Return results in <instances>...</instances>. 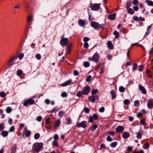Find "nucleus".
I'll return each instance as SVG.
<instances>
[{"label":"nucleus","mask_w":153,"mask_h":153,"mask_svg":"<svg viewBox=\"0 0 153 153\" xmlns=\"http://www.w3.org/2000/svg\"><path fill=\"white\" fill-rule=\"evenodd\" d=\"M43 147V143H39L36 145L33 146L32 150L33 152L35 151L36 152H39L41 148Z\"/></svg>","instance_id":"obj_1"},{"label":"nucleus","mask_w":153,"mask_h":153,"mask_svg":"<svg viewBox=\"0 0 153 153\" xmlns=\"http://www.w3.org/2000/svg\"><path fill=\"white\" fill-rule=\"evenodd\" d=\"M68 38H65L63 36L61 37V39L60 40L59 43L60 45L63 48L68 44Z\"/></svg>","instance_id":"obj_2"},{"label":"nucleus","mask_w":153,"mask_h":153,"mask_svg":"<svg viewBox=\"0 0 153 153\" xmlns=\"http://www.w3.org/2000/svg\"><path fill=\"white\" fill-rule=\"evenodd\" d=\"M87 122L86 121H82L80 123L77 122L76 126L78 128H85L87 126Z\"/></svg>","instance_id":"obj_3"},{"label":"nucleus","mask_w":153,"mask_h":153,"mask_svg":"<svg viewBox=\"0 0 153 153\" xmlns=\"http://www.w3.org/2000/svg\"><path fill=\"white\" fill-rule=\"evenodd\" d=\"M99 119L98 117L97 114H94L92 116H90L89 119H88V122L89 123H92L94 120H97Z\"/></svg>","instance_id":"obj_4"},{"label":"nucleus","mask_w":153,"mask_h":153,"mask_svg":"<svg viewBox=\"0 0 153 153\" xmlns=\"http://www.w3.org/2000/svg\"><path fill=\"white\" fill-rule=\"evenodd\" d=\"M90 88L89 86H85L82 91V93L85 95H88L90 92Z\"/></svg>","instance_id":"obj_5"},{"label":"nucleus","mask_w":153,"mask_h":153,"mask_svg":"<svg viewBox=\"0 0 153 153\" xmlns=\"http://www.w3.org/2000/svg\"><path fill=\"white\" fill-rule=\"evenodd\" d=\"M98 98L99 97L97 95H92L88 97V100L91 102L94 103L95 102L96 100L98 99Z\"/></svg>","instance_id":"obj_6"},{"label":"nucleus","mask_w":153,"mask_h":153,"mask_svg":"<svg viewBox=\"0 0 153 153\" xmlns=\"http://www.w3.org/2000/svg\"><path fill=\"white\" fill-rule=\"evenodd\" d=\"M91 8L92 10L96 11L98 10L100 7V4H94L91 6Z\"/></svg>","instance_id":"obj_7"},{"label":"nucleus","mask_w":153,"mask_h":153,"mask_svg":"<svg viewBox=\"0 0 153 153\" xmlns=\"http://www.w3.org/2000/svg\"><path fill=\"white\" fill-rule=\"evenodd\" d=\"M94 59V61L97 63H98L100 58V55L97 52H96L93 56Z\"/></svg>","instance_id":"obj_8"},{"label":"nucleus","mask_w":153,"mask_h":153,"mask_svg":"<svg viewBox=\"0 0 153 153\" xmlns=\"http://www.w3.org/2000/svg\"><path fill=\"white\" fill-rule=\"evenodd\" d=\"M99 23L95 21H92L91 23V27L94 28L95 30H98Z\"/></svg>","instance_id":"obj_9"},{"label":"nucleus","mask_w":153,"mask_h":153,"mask_svg":"<svg viewBox=\"0 0 153 153\" xmlns=\"http://www.w3.org/2000/svg\"><path fill=\"white\" fill-rule=\"evenodd\" d=\"M124 129V128L123 126H119L116 128L115 130L117 133H122Z\"/></svg>","instance_id":"obj_10"},{"label":"nucleus","mask_w":153,"mask_h":153,"mask_svg":"<svg viewBox=\"0 0 153 153\" xmlns=\"http://www.w3.org/2000/svg\"><path fill=\"white\" fill-rule=\"evenodd\" d=\"M72 82V79H69L68 81L65 82H64L61 84L60 85L61 86L64 87L69 85Z\"/></svg>","instance_id":"obj_11"},{"label":"nucleus","mask_w":153,"mask_h":153,"mask_svg":"<svg viewBox=\"0 0 153 153\" xmlns=\"http://www.w3.org/2000/svg\"><path fill=\"white\" fill-rule=\"evenodd\" d=\"M148 107L150 109H152L153 107V99H150L147 104Z\"/></svg>","instance_id":"obj_12"},{"label":"nucleus","mask_w":153,"mask_h":153,"mask_svg":"<svg viewBox=\"0 0 153 153\" xmlns=\"http://www.w3.org/2000/svg\"><path fill=\"white\" fill-rule=\"evenodd\" d=\"M139 88L140 90L143 94H146V89L144 87L142 86L140 84H139Z\"/></svg>","instance_id":"obj_13"},{"label":"nucleus","mask_w":153,"mask_h":153,"mask_svg":"<svg viewBox=\"0 0 153 153\" xmlns=\"http://www.w3.org/2000/svg\"><path fill=\"white\" fill-rule=\"evenodd\" d=\"M78 23L79 25L82 27H84V25H86L85 21L82 19L79 20Z\"/></svg>","instance_id":"obj_14"},{"label":"nucleus","mask_w":153,"mask_h":153,"mask_svg":"<svg viewBox=\"0 0 153 153\" xmlns=\"http://www.w3.org/2000/svg\"><path fill=\"white\" fill-rule=\"evenodd\" d=\"M116 13H114L112 14H110L108 15V19L111 20H114L116 17Z\"/></svg>","instance_id":"obj_15"},{"label":"nucleus","mask_w":153,"mask_h":153,"mask_svg":"<svg viewBox=\"0 0 153 153\" xmlns=\"http://www.w3.org/2000/svg\"><path fill=\"white\" fill-rule=\"evenodd\" d=\"M130 136V134L127 132H124L123 134L122 137L124 139H126L128 138Z\"/></svg>","instance_id":"obj_16"},{"label":"nucleus","mask_w":153,"mask_h":153,"mask_svg":"<svg viewBox=\"0 0 153 153\" xmlns=\"http://www.w3.org/2000/svg\"><path fill=\"white\" fill-rule=\"evenodd\" d=\"M66 46V48L67 49V52L68 53H69L72 48V44L71 43H70L68 44Z\"/></svg>","instance_id":"obj_17"},{"label":"nucleus","mask_w":153,"mask_h":153,"mask_svg":"<svg viewBox=\"0 0 153 153\" xmlns=\"http://www.w3.org/2000/svg\"><path fill=\"white\" fill-rule=\"evenodd\" d=\"M31 132L30 131H23L22 132V135L24 136V134H25V136L26 137H29L31 134Z\"/></svg>","instance_id":"obj_18"},{"label":"nucleus","mask_w":153,"mask_h":153,"mask_svg":"<svg viewBox=\"0 0 153 153\" xmlns=\"http://www.w3.org/2000/svg\"><path fill=\"white\" fill-rule=\"evenodd\" d=\"M108 48L112 50L113 49V46L112 45L111 42L109 41L107 43Z\"/></svg>","instance_id":"obj_19"},{"label":"nucleus","mask_w":153,"mask_h":153,"mask_svg":"<svg viewBox=\"0 0 153 153\" xmlns=\"http://www.w3.org/2000/svg\"><path fill=\"white\" fill-rule=\"evenodd\" d=\"M146 120V118L144 117L140 120V124L142 125H145L146 124L145 122Z\"/></svg>","instance_id":"obj_20"},{"label":"nucleus","mask_w":153,"mask_h":153,"mask_svg":"<svg viewBox=\"0 0 153 153\" xmlns=\"http://www.w3.org/2000/svg\"><path fill=\"white\" fill-rule=\"evenodd\" d=\"M60 120L59 119L55 123L54 128H55V127H58L60 124Z\"/></svg>","instance_id":"obj_21"},{"label":"nucleus","mask_w":153,"mask_h":153,"mask_svg":"<svg viewBox=\"0 0 153 153\" xmlns=\"http://www.w3.org/2000/svg\"><path fill=\"white\" fill-rule=\"evenodd\" d=\"M145 2L149 6H153V2L152 1L149 0H146Z\"/></svg>","instance_id":"obj_22"},{"label":"nucleus","mask_w":153,"mask_h":153,"mask_svg":"<svg viewBox=\"0 0 153 153\" xmlns=\"http://www.w3.org/2000/svg\"><path fill=\"white\" fill-rule=\"evenodd\" d=\"M8 134V131H4L1 132V135H2L3 137H7Z\"/></svg>","instance_id":"obj_23"},{"label":"nucleus","mask_w":153,"mask_h":153,"mask_svg":"<svg viewBox=\"0 0 153 153\" xmlns=\"http://www.w3.org/2000/svg\"><path fill=\"white\" fill-rule=\"evenodd\" d=\"M132 4V1L131 0H130L128 1L126 3V7L127 9L129 8V7H130L131 5Z\"/></svg>","instance_id":"obj_24"},{"label":"nucleus","mask_w":153,"mask_h":153,"mask_svg":"<svg viewBox=\"0 0 153 153\" xmlns=\"http://www.w3.org/2000/svg\"><path fill=\"white\" fill-rule=\"evenodd\" d=\"M97 126L96 124L92 125L91 126V131H94L97 128Z\"/></svg>","instance_id":"obj_25"},{"label":"nucleus","mask_w":153,"mask_h":153,"mask_svg":"<svg viewBox=\"0 0 153 153\" xmlns=\"http://www.w3.org/2000/svg\"><path fill=\"white\" fill-rule=\"evenodd\" d=\"M27 100V101L29 105H33L34 104L35 102L34 100L32 99H29Z\"/></svg>","instance_id":"obj_26"},{"label":"nucleus","mask_w":153,"mask_h":153,"mask_svg":"<svg viewBox=\"0 0 153 153\" xmlns=\"http://www.w3.org/2000/svg\"><path fill=\"white\" fill-rule=\"evenodd\" d=\"M27 100V101L29 105H33L34 104L35 102L34 100L32 99H29Z\"/></svg>","instance_id":"obj_27"},{"label":"nucleus","mask_w":153,"mask_h":153,"mask_svg":"<svg viewBox=\"0 0 153 153\" xmlns=\"http://www.w3.org/2000/svg\"><path fill=\"white\" fill-rule=\"evenodd\" d=\"M110 93L112 96V99H114L116 98V95L114 91L111 90V91Z\"/></svg>","instance_id":"obj_28"},{"label":"nucleus","mask_w":153,"mask_h":153,"mask_svg":"<svg viewBox=\"0 0 153 153\" xmlns=\"http://www.w3.org/2000/svg\"><path fill=\"white\" fill-rule=\"evenodd\" d=\"M114 35L115 36V38L117 39L119 36V33L117 31L115 30L113 33Z\"/></svg>","instance_id":"obj_29"},{"label":"nucleus","mask_w":153,"mask_h":153,"mask_svg":"<svg viewBox=\"0 0 153 153\" xmlns=\"http://www.w3.org/2000/svg\"><path fill=\"white\" fill-rule=\"evenodd\" d=\"M23 73L22 71L21 70H19L17 71V75L19 76H20Z\"/></svg>","instance_id":"obj_30"},{"label":"nucleus","mask_w":153,"mask_h":153,"mask_svg":"<svg viewBox=\"0 0 153 153\" xmlns=\"http://www.w3.org/2000/svg\"><path fill=\"white\" fill-rule=\"evenodd\" d=\"M128 13L131 15H132L134 13V12L131 8L127 9Z\"/></svg>","instance_id":"obj_31"},{"label":"nucleus","mask_w":153,"mask_h":153,"mask_svg":"<svg viewBox=\"0 0 153 153\" xmlns=\"http://www.w3.org/2000/svg\"><path fill=\"white\" fill-rule=\"evenodd\" d=\"M12 110L11 107L9 106L7 107L6 109V111L7 113H10Z\"/></svg>","instance_id":"obj_32"},{"label":"nucleus","mask_w":153,"mask_h":153,"mask_svg":"<svg viewBox=\"0 0 153 153\" xmlns=\"http://www.w3.org/2000/svg\"><path fill=\"white\" fill-rule=\"evenodd\" d=\"M10 149L11 150V153H15L16 149V147L14 146L12 147Z\"/></svg>","instance_id":"obj_33"},{"label":"nucleus","mask_w":153,"mask_h":153,"mask_svg":"<svg viewBox=\"0 0 153 153\" xmlns=\"http://www.w3.org/2000/svg\"><path fill=\"white\" fill-rule=\"evenodd\" d=\"M125 88L123 86H120L119 87V91L120 92H123L125 91Z\"/></svg>","instance_id":"obj_34"},{"label":"nucleus","mask_w":153,"mask_h":153,"mask_svg":"<svg viewBox=\"0 0 153 153\" xmlns=\"http://www.w3.org/2000/svg\"><path fill=\"white\" fill-rule=\"evenodd\" d=\"M137 65L135 63H134L133 65L132 71H134L137 69Z\"/></svg>","instance_id":"obj_35"},{"label":"nucleus","mask_w":153,"mask_h":153,"mask_svg":"<svg viewBox=\"0 0 153 153\" xmlns=\"http://www.w3.org/2000/svg\"><path fill=\"white\" fill-rule=\"evenodd\" d=\"M149 143H146L144 144L143 147L144 149H146L149 148Z\"/></svg>","instance_id":"obj_36"},{"label":"nucleus","mask_w":153,"mask_h":153,"mask_svg":"<svg viewBox=\"0 0 153 153\" xmlns=\"http://www.w3.org/2000/svg\"><path fill=\"white\" fill-rule=\"evenodd\" d=\"M83 65L85 68L88 67L89 66V63L88 62H84L83 63Z\"/></svg>","instance_id":"obj_37"},{"label":"nucleus","mask_w":153,"mask_h":153,"mask_svg":"<svg viewBox=\"0 0 153 153\" xmlns=\"http://www.w3.org/2000/svg\"><path fill=\"white\" fill-rule=\"evenodd\" d=\"M105 25L104 24H100L99 23L98 30L99 29V28H102V29H104L105 28Z\"/></svg>","instance_id":"obj_38"},{"label":"nucleus","mask_w":153,"mask_h":153,"mask_svg":"<svg viewBox=\"0 0 153 153\" xmlns=\"http://www.w3.org/2000/svg\"><path fill=\"white\" fill-rule=\"evenodd\" d=\"M65 120L67 121V122L65 123L66 124L68 125L71 123V120L70 118H66Z\"/></svg>","instance_id":"obj_39"},{"label":"nucleus","mask_w":153,"mask_h":153,"mask_svg":"<svg viewBox=\"0 0 153 153\" xmlns=\"http://www.w3.org/2000/svg\"><path fill=\"white\" fill-rule=\"evenodd\" d=\"M40 135L39 133H36L34 135V138L36 140L38 139L40 137Z\"/></svg>","instance_id":"obj_40"},{"label":"nucleus","mask_w":153,"mask_h":153,"mask_svg":"<svg viewBox=\"0 0 153 153\" xmlns=\"http://www.w3.org/2000/svg\"><path fill=\"white\" fill-rule=\"evenodd\" d=\"M82 91H79L77 93V94H76V95L78 97H81L82 95L83 94H82Z\"/></svg>","instance_id":"obj_41"},{"label":"nucleus","mask_w":153,"mask_h":153,"mask_svg":"<svg viewBox=\"0 0 153 153\" xmlns=\"http://www.w3.org/2000/svg\"><path fill=\"white\" fill-rule=\"evenodd\" d=\"M146 73L149 77H151L152 76V74L150 70H147L146 71Z\"/></svg>","instance_id":"obj_42"},{"label":"nucleus","mask_w":153,"mask_h":153,"mask_svg":"<svg viewBox=\"0 0 153 153\" xmlns=\"http://www.w3.org/2000/svg\"><path fill=\"white\" fill-rule=\"evenodd\" d=\"M17 58V56H13L11 57L10 59L9 60L10 62H11L13 63V61H14V59H16Z\"/></svg>","instance_id":"obj_43"},{"label":"nucleus","mask_w":153,"mask_h":153,"mask_svg":"<svg viewBox=\"0 0 153 153\" xmlns=\"http://www.w3.org/2000/svg\"><path fill=\"white\" fill-rule=\"evenodd\" d=\"M117 145V142H114L112 143L111 144V146L113 148L115 147Z\"/></svg>","instance_id":"obj_44"},{"label":"nucleus","mask_w":153,"mask_h":153,"mask_svg":"<svg viewBox=\"0 0 153 153\" xmlns=\"http://www.w3.org/2000/svg\"><path fill=\"white\" fill-rule=\"evenodd\" d=\"M59 110V108L57 107H54L53 109L51 111V112H54L55 111H57Z\"/></svg>","instance_id":"obj_45"},{"label":"nucleus","mask_w":153,"mask_h":153,"mask_svg":"<svg viewBox=\"0 0 153 153\" xmlns=\"http://www.w3.org/2000/svg\"><path fill=\"white\" fill-rule=\"evenodd\" d=\"M98 91V90L97 89H95L93 90L91 92L92 95H94L95 94H96Z\"/></svg>","instance_id":"obj_46"},{"label":"nucleus","mask_w":153,"mask_h":153,"mask_svg":"<svg viewBox=\"0 0 153 153\" xmlns=\"http://www.w3.org/2000/svg\"><path fill=\"white\" fill-rule=\"evenodd\" d=\"M83 111L86 114H88L89 113V109L88 108L85 107Z\"/></svg>","instance_id":"obj_47"},{"label":"nucleus","mask_w":153,"mask_h":153,"mask_svg":"<svg viewBox=\"0 0 153 153\" xmlns=\"http://www.w3.org/2000/svg\"><path fill=\"white\" fill-rule=\"evenodd\" d=\"M4 123L0 124V131L3 130L4 129Z\"/></svg>","instance_id":"obj_48"},{"label":"nucleus","mask_w":153,"mask_h":153,"mask_svg":"<svg viewBox=\"0 0 153 153\" xmlns=\"http://www.w3.org/2000/svg\"><path fill=\"white\" fill-rule=\"evenodd\" d=\"M140 104L139 101L138 100H136L134 102V105L135 106H138Z\"/></svg>","instance_id":"obj_49"},{"label":"nucleus","mask_w":153,"mask_h":153,"mask_svg":"<svg viewBox=\"0 0 153 153\" xmlns=\"http://www.w3.org/2000/svg\"><path fill=\"white\" fill-rule=\"evenodd\" d=\"M52 145L53 146L56 147H57L58 145L57 142L56 140H53V141L52 142Z\"/></svg>","instance_id":"obj_50"},{"label":"nucleus","mask_w":153,"mask_h":153,"mask_svg":"<svg viewBox=\"0 0 153 153\" xmlns=\"http://www.w3.org/2000/svg\"><path fill=\"white\" fill-rule=\"evenodd\" d=\"M91 77H92V76H91V75H89V76H88L86 79V81L87 82H89L90 81V80L91 78Z\"/></svg>","instance_id":"obj_51"},{"label":"nucleus","mask_w":153,"mask_h":153,"mask_svg":"<svg viewBox=\"0 0 153 153\" xmlns=\"http://www.w3.org/2000/svg\"><path fill=\"white\" fill-rule=\"evenodd\" d=\"M61 96L62 97H65L67 96V94L66 92H64L61 94Z\"/></svg>","instance_id":"obj_52"},{"label":"nucleus","mask_w":153,"mask_h":153,"mask_svg":"<svg viewBox=\"0 0 153 153\" xmlns=\"http://www.w3.org/2000/svg\"><path fill=\"white\" fill-rule=\"evenodd\" d=\"M104 70L105 67L104 66H103L100 68L101 71L99 72V74H102L104 72Z\"/></svg>","instance_id":"obj_53"},{"label":"nucleus","mask_w":153,"mask_h":153,"mask_svg":"<svg viewBox=\"0 0 153 153\" xmlns=\"http://www.w3.org/2000/svg\"><path fill=\"white\" fill-rule=\"evenodd\" d=\"M136 137L138 139L141 138L142 137V134L141 133L139 132H137V133Z\"/></svg>","instance_id":"obj_54"},{"label":"nucleus","mask_w":153,"mask_h":153,"mask_svg":"<svg viewBox=\"0 0 153 153\" xmlns=\"http://www.w3.org/2000/svg\"><path fill=\"white\" fill-rule=\"evenodd\" d=\"M35 56L36 58L38 60L40 59L41 57V55L39 53H37L36 54Z\"/></svg>","instance_id":"obj_55"},{"label":"nucleus","mask_w":153,"mask_h":153,"mask_svg":"<svg viewBox=\"0 0 153 153\" xmlns=\"http://www.w3.org/2000/svg\"><path fill=\"white\" fill-rule=\"evenodd\" d=\"M129 102V100L128 99L125 100L123 101V104L124 105H128Z\"/></svg>","instance_id":"obj_56"},{"label":"nucleus","mask_w":153,"mask_h":153,"mask_svg":"<svg viewBox=\"0 0 153 153\" xmlns=\"http://www.w3.org/2000/svg\"><path fill=\"white\" fill-rule=\"evenodd\" d=\"M6 94L4 92H0V97H4L6 96Z\"/></svg>","instance_id":"obj_57"},{"label":"nucleus","mask_w":153,"mask_h":153,"mask_svg":"<svg viewBox=\"0 0 153 153\" xmlns=\"http://www.w3.org/2000/svg\"><path fill=\"white\" fill-rule=\"evenodd\" d=\"M13 62H10V61H8L7 62V65L8 66L9 68L11 67L13 65Z\"/></svg>","instance_id":"obj_58"},{"label":"nucleus","mask_w":153,"mask_h":153,"mask_svg":"<svg viewBox=\"0 0 153 153\" xmlns=\"http://www.w3.org/2000/svg\"><path fill=\"white\" fill-rule=\"evenodd\" d=\"M144 68V66L143 65H140L139 66V68L138 70L139 71H142Z\"/></svg>","instance_id":"obj_59"},{"label":"nucleus","mask_w":153,"mask_h":153,"mask_svg":"<svg viewBox=\"0 0 153 153\" xmlns=\"http://www.w3.org/2000/svg\"><path fill=\"white\" fill-rule=\"evenodd\" d=\"M15 130V127L14 126H12L9 129V131L12 132L14 131Z\"/></svg>","instance_id":"obj_60"},{"label":"nucleus","mask_w":153,"mask_h":153,"mask_svg":"<svg viewBox=\"0 0 153 153\" xmlns=\"http://www.w3.org/2000/svg\"><path fill=\"white\" fill-rule=\"evenodd\" d=\"M36 120L38 121V122H41L42 119V117L40 116H39L37 117H36Z\"/></svg>","instance_id":"obj_61"},{"label":"nucleus","mask_w":153,"mask_h":153,"mask_svg":"<svg viewBox=\"0 0 153 153\" xmlns=\"http://www.w3.org/2000/svg\"><path fill=\"white\" fill-rule=\"evenodd\" d=\"M73 74L74 76H77L79 75V73L77 70H75L74 71Z\"/></svg>","instance_id":"obj_62"},{"label":"nucleus","mask_w":153,"mask_h":153,"mask_svg":"<svg viewBox=\"0 0 153 153\" xmlns=\"http://www.w3.org/2000/svg\"><path fill=\"white\" fill-rule=\"evenodd\" d=\"M105 111V108L103 107H101L99 109V111L100 112L102 113L103 112H104Z\"/></svg>","instance_id":"obj_63"},{"label":"nucleus","mask_w":153,"mask_h":153,"mask_svg":"<svg viewBox=\"0 0 153 153\" xmlns=\"http://www.w3.org/2000/svg\"><path fill=\"white\" fill-rule=\"evenodd\" d=\"M133 153H144V151L142 150H140L139 152L137 151H134Z\"/></svg>","instance_id":"obj_64"}]
</instances>
